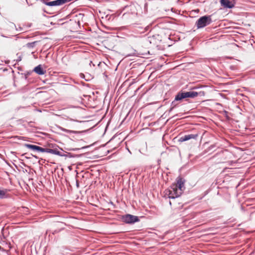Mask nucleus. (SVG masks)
I'll return each mask as SVG.
<instances>
[{
  "mask_svg": "<svg viewBox=\"0 0 255 255\" xmlns=\"http://www.w3.org/2000/svg\"><path fill=\"white\" fill-rule=\"evenodd\" d=\"M37 42V41H34V42H29V43H27L26 44V46L28 47V48H33L35 45V44Z\"/></svg>",
  "mask_w": 255,
  "mask_h": 255,
  "instance_id": "a211bd4d",
  "label": "nucleus"
},
{
  "mask_svg": "<svg viewBox=\"0 0 255 255\" xmlns=\"http://www.w3.org/2000/svg\"><path fill=\"white\" fill-rule=\"evenodd\" d=\"M21 60V56H19L18 57H17V62L20 61Z\"/></svg>",
  "mask_w": 255,
  "mask_h": 255,
  "instance_id": "412c9836",
  "label": "nucleus"
},
{
  "mask_svg": "<svg viewBox=\"0 0 255 255\" xmlns=\"http://www.w3.org/2000/svg\"><path fill=\"white\" fill-rule=\"evenodd\" d=\"M80 77H81V78H84V79H85V80H86V81H88V80H87V79H85V75H84V74H83V73H81V74H80Z\"/></svg>",
  "mask_w": 255,
  "mask_h": 255,
  "instance_id": "aec40b11",
  "label": "nucleus"
},
{
  "mask_svg": "<svg viewBox=\"0 0 255 255\" xmlns=\"http://www.w3.org/2000/svg\"><path fill=\"white\" fill-rule=\"evenodd\" d=\"M169 204L171 205V202L170 201L169 202Z\"/></svg>",
  "mask_w": 255,
  "mask_h": 255,
  "instance_id": "c756f323",
  "label": "nucleus"
},
{
  "mask_svg": "<svg viewBox=\"0 0 255 255\" xmlns=\"http://www.w3.org/2000/svg\"><path fill=\"white\" fill-rule=\"evenodd\" d=\"M215 146H216V145H215V144H213V145H211L209 147V148H210V149H212V148H214Z\"/></svg>",
  "mask_w": 255,
  "mask_h": 255,
  "instance_id": "5701e85b",
  "label": "nucleus"
},
{
  "mask_svg": "<svg viewBox=\"0 0 255 255\" xmlns=\"http://www.w3.org/2000/svg\"><path fill=\"white\" fill-rule=\"evenodd\" d=\"M29 213V210L25 206L17 207V217L21 216L27 215Z\"/></svg>",
  "mask_w": 255,
  "mask_h": 255,
  "instance_id": "6e6552de",
  "label": "nucleus"
},
{
  "mask_svg": "<svg viewBox=\"0 0 255 255\" xmlns=\"http://www.w3.org/2000/svg\"><path fill=\"white\" fill-rule=\"evenodd\" d=\"M184 180L182 178H178L177 180V183L176 184L172 185L173 186L177 187L176 189H179L181 191V193H182L183 190L185 189L184 187Z\"/></svg>",
  "mask_w": 255,
  "mask_h": 255,
  "instance_id": "1a4fd4ad",
  "label": "nucleus"
},
{
  "mask_svg": "<svg viewBox=\"0 0 255 255\" xmlns=\"http://www.w3.org/2000/svg\"><path fill=\"white\" fill-rule=\"evenodd\" d=\"M0 251L4 252L5 250L3 248H2L0 246Z\"/></svg>",
  "mask_w": 255,
  "mask_h": 255,
  "instance_id": "393cba45",
  "label": "nucleus"
},
{
  "mask_svg": "<svg viewBox=\"0 0 255 255\" xmlns=\"http://www.w3.org/2000/svg\"><path fill=\"white\" fill-rule=\"evenodd\" d=\"M33 151L34 152H47L52 154L57 155L60 156H65L68 157H74L71 153H67V154H66L63 153L62 151H59L57 148L50 149L48 148H43L42 147L35 145Z\"/></svg>",
  "mask_w": 255,
  "mask_h": 255,
  "instance_id": "f257e3e1",
  "label": "nucleus"
},
{
  "mask_svg": "<svg viewBox=\"0 0 255 255\" xmlns=\"http://www.w3.org/2000/svg\"><path fill=\"white\" fill-rule=\"evenodd\" d=\"M1 36H2V37H5V36H4L3 35H2V34H1Z\"/></svg>",
  "mask_w": 255,
  "mask_h": 255,
  "instance_id": "c85d7f7f",
  "label": "nucleus"
},
{
  "mask_svg": "<svg viewBox=\"0 0 255 255\" xmlns=\"http://www.w3.org/2000/svg\"><path fill=\"white\" fill-rule=\"evenodd\" d=\"M122 220L123 222L128 224H133L139 221L137 216L130 214H126L122 216Z\"/></svg>",
  "mask_w": 255,
  "mask_h": 255,
  "instance_id": "39448f33",
  "label": "nucleus"
},
{
  "mask_svg": "<svg viewBox=\"0 0 255 255\" xmlns=\"http://www.w3.org/2000/svg\"><path fill=\"white\" fill-rule=\"evenodd\" d=\"M17 68L18 70H20V67H17Z\"/></svg>",
  "mask_w": 255,
  "mask_h": 255,
  "instance_id": "cd10ccee",
  "label": "nucleus"
},
{
  "mask_svg": "<svg viewBox=\"0 0 255 255\" xmlns=\"http://www.w3.org/2000/svg\"><path fill=\"white\" fill-rule=\"evenodd\" d=\"M7 190L0 188V199L7 198Z\"/></svg>",
  "mask_w": 255,
  "mask_h": 255,
  "instance_id": "2eb2a0df",
  "label": "nucleus"
},
{
  "mask_svg": "<svg viewBox=\"0 0 255 255\" xmlns=\"http://www.w3.org/2000/svg\"><path fill=\"white\" fill-rule=\"evenodd\" d=\"M182 99H176V95L175 96L174 100L171 103V107L170 109L169 110V112H171L174 108L177 107L178 105V101H181Z\"/></svg>",
  "mask_w": 255,
  "mask_h": 255,
  "instance_id": "4468645a",
  "label": "nucleus"
},
{
  "mask_svg": "<svg viewBox=\"0 0 255 255\" xmlns=\"http://www.w3.org/2000/svg\"><path fill=\"white\" fill-rule=\"evenodd\" d=\"M80 148H75V149H73V150H79Z\"/></svg>",
  "mask_w": 255,
  "mask_h": 255,
  "instance_id": "a878e982",
  "label": "nucleus"
},
{
  "mask_svg": "<svg viewBox=\"0 0 255 255\" xmlns=\"http://www.w3.org/2000/svg\"><path fill=\"white\" fill-rule=\"evenodd\" d=\"M198 95V93L195 91L179 92L176 95V99H183L187 98H193Z\"/></svg>",
  "mask_w": 255,
  "mask_h": 255,
  "instance_id": "423d86ee",
  "label": "nucleus"
},
{
  "mask_svg": "<svg viewBox=\"0 0 255 255\" xmlns=\"http://www.w3.org/2000/svg\"><path fill=\"white\" fill-rule=\"evenodd\" d=\"M198 137V134H185L181 137H180L179 141L181 142H183L185 141H187L190 139H197Z\"/></svg>",
  "mask_w": 255,
  "mask_h": 255,
  "instance_id": "9d476101",
  "label": "nucleus"
},
{
  "mask_svg": "<svg viewBox=\"0 0 255 255\" xmlns=\"http://www.w3.org/2000/svg\"><path fill=\"white\" fill-rule=\"evenodd\" d=\"M36 145L28 144V143H20L17 141V154H22L25 151L26 148H28L32 151H33L34 148Z\"/></svg>",
  "mask_w": 255,
  "mask_h": 255,
  "instance_id": "20e7f679",
  "label": "nucleus"
},
{
  "mask_svg": "<svg viewBox=\"0 0 255 255\" xmlns=\"http://www.w3.org/2000/svg\"><path fill=\"white\" fill-rule=\"evenodd\" d=\"M41 1L46 5L50 6H59L64 4V0H55L49 2L46 0H41Z\"/></svg>",
  "mask_w": 255,
  "mask_h": 255,
  "instance_id": "0eeeda50",
  "label": "nucleus"
},
{
  "mask_svg": "<svg viewBox=\"0 0 255 255\" xmlns=\"http://www.w3.org/2000/svg\"><path fill=\"white\" fill-rule=\"evenodd\" d=\"M86 148V147L84 146V147H82L81 148V149H84V148Z\"/></svg>",
  "mask_w": 255,
  "mask_h": 255,
  "instance_id": "bb28decb",
  "label": "nucleus"
},
{
  "mask_svg": "<svg viewBox=\"0 0 255 255\" xmlns=\"http://www.w3.org/2000/svg\"><path fill=\"white\" fill-rule=\"evenodd\" d=\"M177 187L171 185L170 188L166 191V195L168 198L171 199H175L180 197L182 193L179 189H176Z\"/></svg>",
  "mask_w": 255,
  "mask_h": 255,
  "instance_id": "7ed1b4c3",
  "label": "nucleus"
},
{
  "mask_svg": "<svg viewBox=\"0 0 255 255\" xmlns=\"http://www.w3.org/2000/svg\"><path fill=\"white\" fill-rule=\"evenodd\" d=\"M124 10L125 11V12L124 13V15L126 13H131L132 14H136L135 10V6L133 4L126 6L124 8Z\"/></svg>",
  "mask_w": 255,
  "mask_h": 255,
  "instance_id": "9b49d317",
  "label": "nucleus"
},
{
  "mask_svg": "<svg viewBox=\"0 0 255 255\" xmlns=\"http://www.w3.org/2000/svg\"><path fill=\"white\" fill-rule=\"evenodd\" d=\"M60 129L61 130H62L63 131H64V132H66L68 133H79L80 132L79 131H75V130H69V129H67L64 128H62V127H60Z\"/></svg>",
  "mask_w": 255,
  "mask_h": 255,
  "instance_id": "dca6fc26",
  "label": "nucleus"
},
{
  "mask_svg": "<svg viewBox=\"0 0 255 255\" xmlns=\"http://www.w3.org/2000/svg\"><path fill=\"white\" fill-rule=\"evenodd\" d=\"M213 22L212 15H206L201 16L196 22L197 29H200L210 25Z\"/></svg>",
  "mask_w": 255,
  "mask_h": 255,
  "instance_id": "f03ea898",
  "label": "nucleus"
},
{
  "mask_svg": "<svg viewBox=\"0 0 255 255\" xmlns=\"http://www.w3.org/2000/svg\"><path fill=\"white\" fill-rule=\"evenodd\" d=\"M16 138H17V140H21L22 138H23V137L17 136Z\"/></svg>",
  "mask_w": 255,
  "mask_h": 255,
  "instance_id": "4be33fe9",
  "label": "nucleus"
},
{
  "mask_svg": "<svg viewBox=\"0 0 255 255\" xmlns=\"http://www.w3.org/2000/svg\"><path fill=\"white\" fill-rule=\"evenodd\" d=\"M29 90V88L27 85L24 86L22 89H20L19 91L21 93H25L27 92Z\"/></svg>",
  "mask_w": 255,
  "mask_h": 255,
  "instance_id": "6ab92c4d",
  "label": "nucleus"
},
{
  "mask_svg": "<svg viewBox=\"0 0 255 255\" xmlns=\"http://www.w3.org/2000/svg\"><path fill=\"white\" fill-rule=\"evenodd\" d=\"M33 71L39 75H43L46 73V70L43 69L41 65H38L35 67Z\"/></svg>",
  "mask_w": 255,
  "mask_h": 255,
  "instance_id": "ddd939ff",
  "label": "nucleus"
},
{
  "mask_svg": "<svg viewBox=\"0 0 255 255\" xmlns=\"http://www.w3.org/2000/svg\"><path fill=\"white\" fill-rule=\"evenodd\" d=\"M0 229L1 233L2 234V237H3V238H5V234L6 233L7 230L6 229H4V227L2 226V225L0 226Z\"/></svg>",
  "mask_w": 255,
  "mask_h": 255,
  "instance_id": "f3484780",
  "label": "nucleus"
},
{
  "mask_svg": "<svg viewBox=\"0 0 255 255\" xmlns=\"http://www.w3.org/2000/svg\"><path fill=\"white\" fill-rule=\"evenodd\" d=\"M29 74H30V73L27 72V74H25L24 75V78L26 79L27 78V75H28Z\"/></svg>",
  "mask_w": 255,
  "mask_h": 255,
  "instance_id": "b1692460",
  "label": "nucleus"
},
{
  "mask_svg": "<svg viewBox=\"0 0 255 255\" xmlns=\"http://www.w3.org/2000/svg\"><path fill=\"white\" fill-rule=\"evenodd\" d=\"M221 4L225 8H232L234 7V4L230 0H221Z\"/></svg>",
  "mask_w": 255,
  "mask_h": 255,
  "instance_id": "f8f14e48",
  "label": "nucleus"
}]
</instances>
